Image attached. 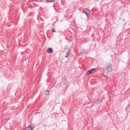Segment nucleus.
I'll return each mask as SVG.
<instances>
[{
	"label": "nucleus",
	"mask_w": 130,
	"mask_h": 130,
	"mask_svg": "<svg viewBox=\"0 0 130 130\" xmlns=\"http://www.w3.org/2000/svg\"><path fill=\"white\" fill-rule=\"evenodd\" d=\"M112 67L111 64H109L105 68V70L107 73L111 71L112 70Z\"/></svg>",
	"instance_id": "nucleus-1"
},
{
	"label": "nucleus",
	"mask_w": 130,
	"mask_h": 130,
	"mask_svg": "<svg viewBox=\"0 0 130 130\" xmlns=\"http://www.w3.org/2000/svg\"><path fill=\"white\" fill-rule=\"evenodd\" d=\"M95 69H91L87 72L86 74L87 75H89L91 73H93L94 72V70H95Z\"/></svg>",
	"instance_id": "nucleus-2"
},
{
	"label": "nucleus",
	"mask_w": 130,
	"mask_h": 130,
	"mask_svg": "<svg viewBox=\"0 0 130 130\" xmlns=\"http://www.w3.org/2000/svg\"><path fill=\"white\" fill-rule=\"evenodd\" d=\"M83 12L86 15L87 17H88V15L89 13V10L87 9H85L83 11Z\"/></svg>",
	"instance_id": "nucleus-3"
},
{
	"label": "nucleus",
	"mask_w": 130,
	"mask_h": 130,
	"mask_svg": "<svg viewBox=\"0 0 130 130\" xmlns=\"http://www.w3.org/2000/svg\"><path fill=\"white\" fill-rule=\"evenodd\" d=\"M34 127V126H32L31 125H30L28 126L25 129V130H31Z\"/></svg>",
	"instance_id": "nucleus-4"
},
{
	"label": "nucleus",
	"mask_w": 130,
	"mask_h": 130,
	"mask_svg": "<svg viewBox=\"0 0 130 130\" xmlns=\"http://www.w3.org/2000/svg\"><path fill=\"white\" fill-rule=\"evenodd\" d=\"M47 51L48 53L51 54L53 52V50L52 48H49L47 49Z\"/></svg>",
	"instance_id": "nucleus-5"
},
{
	"label": "nucleus",
	"mask_w": 130,
	"mask_h": 130,
	"mask_svg": "<svg viewBox=\"0 0 130 130\" xmlns=\"http://www.w3.org/2000/svg\"><path fill=\"white\" fill-rule=\"evenodd\" d=\"M70 54V52L69 51H68L66 53V55L65 56V57H67Z\"/></svg>",
	"instance_id": "nucleus-6"
},
{
	"label": "nucleus",
	"mask_w": 130,
	"mask_h": 130,
	"mask_svg": "<svg viewBox=\"0 0 130 130\" xmlns=\"http://www.w3.org/2000/svg\"><path fill=\"white\" fill-rule=\"evenodd\" d=\"M45 93L46 95H48L49 93V91L48 90H46L45 91Z\"/></svg>",
	"instance_id": "nucleus-7"
},
{
	"label": "nucleus",
	"mask_w": 130,
	"mask_h": 130,
	"mask_svg": "<svg viewBox=\"0 0 130 130\" xmlns=\"http://www.w3.org/2000/svg\"><path fill=\"white\" fill-rule=\"evenodd\" d=\"M55 0H47L48 2H52L54 1Z\"/></svg>",
	"instance_id": "nucleus-8"
},
{
	"label": "nucleus",
	"mask_w": 130,
	"mask_h": 130,
	"mask_svg": "<svg viewBox=\"0 0 130 130\" xmlns=\"http://www.w3.org/2000/svg\"><path fill=\"white\" fill-rule=\"evenodd\" d=\"M52 31L53 32H55V30L54 28H52Z\"/></svg>",
	"instance_id": "nucleus-9"
},
{
	"label": "nucleus",
	"mask_w": 130,
	"mask_h": 130,
	"mask_svg": "<svg viewBox=\"0 0 130 130\" xmlns=\"http://www.w3.org/2000/svg\"><path fill=\"white\" fill-rule=\"evenodd\" d=\"M103 99H99L98 100V101L100 102H101L102 101Z\"/></svg>",
	"instance_id": "nucleus-10"
}]
</instances>
